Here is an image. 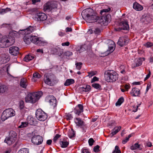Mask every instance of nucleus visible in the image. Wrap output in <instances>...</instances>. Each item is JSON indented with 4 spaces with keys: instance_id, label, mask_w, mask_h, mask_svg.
Listing matches in <instances>:
<instances>
[{
    "instance_id": "obj_1",
    "label": "nucleus",
    "mask_w": 153,
    "mask_h": 153,
    "mask_svg": "<svg viewBox=\"0 0 153 153\" xmlns=\"http://www.w3.org/2000/svg\"><path fill=\"white\" fill-rule=\"evenodd\" d=\"M111 10V8L103 9L101 11L100 14L103 16L100 19L98 16L95 14L93 15V10L92 9H86L83 10L81 15L83 19L87 22L92 23L97 22L102 26H107L111 21L110 14L108 13Z\"/></svg>"
},
{
    "instance_id": "obj_2",
    "label": "nucleus",
    "mask_w": 153,
    "mask_h": 153,
    "mask_svg": "<svg viewBox=\"0 0 153 153\" xmlns=\"http://www.w3.org/2000/svg\"><path fill=\"white\" fill-rule=\"evenodd\" d=\"M19 33L17 32L10 31L8 36H4L0 41V47L1 48H7L13 45L15 42V37L19 36Z\"/></svg>"
},
{
    "instance_id": "obj_3",
    "label": "nucleus",
    "mask_w": 153,
    "mask_h": 153,
    "mask_svg": "<svg viewBox=\"0 0 153 153\" xmlns=\"http://www.w3.org/2000/svg\"><path fill=\"white\" fill-rule=\"evenodd\" d=\"M106 80L109 82H113L117 80L119 77L118 74L113 70H109L105 73Z\"/></svg>"
},
{
    "instance_id": "obj_4",
    "label": "nucleus",
    "mask_w": 153,
    "mask_h": 153,
    "mask_svg": "<svg viewBox=\"0 0 153 153\" xmlns=\"http://www.w3.org/2000/svg\"><path fill=\"white\" fill-rule=\"evenodd\" d=\"M33 31V27L30 26L26 29L22 30H20L19 32V33L22 35H25L24 38V41L25 43L27 44L30 43L31 42L30 36L28 37L27 36V35L31 33Z\"/></svg>"
},
{
    "instance_id": "obj_5",
    "label": "nucleus",
    "mask_w": 153,
    "mask_h": 153,
    "mask_svg": "<svg viewBox=\"0 0 153 153\" xmlns=\"http://www.w3.org/2000/svg\"><path fill=\"white\" fill-rule=\"evenodd\" d=\"M14 115L15 111L12 108H7L3 112L1 118L2 120L4 121L9 117L14 116Z\"/></svg>"
},
{
    "instance_id": "obj_6",
    "label": "nucleus",
    "mask_w": 153,
    "mask_h": 153,
    "mask_svg": "<svg viewBox=\"0 0 153 153\" xmlns=\"http://www.w3.org/2000/svg\"><path fill=\"white\" fill-rule=\"evenodd\" d=\"M55 77L53 74H45V75L44 82L46 84L51 86L55 84Z\"/></svg>"
},
{
    "instance_id": "obj_7",
    "label": "nucleus",
    "mask_w": 153,
    "mask_h": 153,
    "mask_svg": "<svg viewBox=\"0 0 153 153\" xmlns=\"http://www.w3.org/2000/svg\"><path fill=\"white\" fill-rule=\"evenodd\" d=\"M38 99L39 95L35 93L29 94L25 98V101L26 102L32 103H35Z\"/></svg>"
},
{
    "instance_id": "obj_8",
    "label": "nucleus",
    "mask_w": 153,
    "mask_h": 153,
    "mask_svg": "<svg viewBox=\"0 0 153 153\" xmlns=\"http://www.w3.org/2000/svg\"><path fill=\"white\" fill-rule=\"evenodd\" d=\"M36 116L37 119L40 121H44L47 118L48 116L41 109H38L36 112Z\"/></svg>"
},
{
    "instance_id": "obj_9",
    "label": "nucleus",
    "mask_w": 153,
    "mask_h": 153,
    "mask_svg": "<svg viewBox=\"0 0 153 153\" xmlns=\"http://www.w3.org/2000/svg\"><path fill=\"white\" fill-rule=\"evenodd\" d=\"M119 25L122 26L121 27H118L115 29L116 31H120L122 30H128L129 27L128 22L127 21H121L119 23Z\"/></svg>"
},
{
    "instance_id": "obj_10",
    "label": "nucleus",
    "mask_w": 153,
    "mask_h": 153,
    "mask_svg": "<svg viewBox=\"0 0 153 153\" xmlns=\"http://www.w3.org/2000/svg\"><path fill=\"white\" fill-rule=\"evenodd\" d=\"M43 141L42 137L39 135H34L32 137L31 139L32 143L36 145L41 144Z\"/></svg>"
},
{
    "instance_id": "obj_11",
    "label": "nucleus",
    "mask_w": 153,
    "mask_h": 153,
    "mask_svg": "<svg viewBox=\"0 0 153 153\" xmlns=\"http://www.w3.org/2000/svg\"><path fill=\"white\" fill-rule=\"evenodd\" d=\"M45 100L46 102H49L51 105H53L54 107L56 105V100L53 96H48L46 97Z\"/></svg>"
},
{
    "instance_id": "obj_12",
    "label": "nucleus",
    "mask_w": 153,
    "mask_h": 153,
    "mask_svg": "<svg viewBox=\"0 0 153 153\" xmlns=\"http://www.w3.org/2000/svg\"><path fill=\"white\" fill-rule=\"evenodd\" d=\"M74 120L76 125L83 130L86 125L82 119L79 117H76L75 118Z\"/></svg>"
},
{
    "instance_id": "obj_13",
    "label": "nucleus",
    "mask_w": 153,
    "mask_h": 153,
    "mask_svg": "<svg viewBox=\"0 0 153 153\" xmlns=\"http://www.w3.org/2000/svg\"><path fill=\"white\" fill-rule=\"evenodd\" d=\"M91 89V87L90 85H87L80 86L79 88V91L80 93L82 94L84 92H89Z\"/></svg>"
},
{
    "instance_id": "obj_14",
    "label": "nucleus",
    "mask_w": 153,
    "mask_h": 153,
    "mask_svg": "<svg viewBox=\"0 0 153 153\" xmlns=\"http://www.w3.org/2000/svg\"><path fill=\"white\" fill-rule=\"evenodd\" d=\"M55 8H56V7L53 3L48 2L45 4L44 5V10L45 11L49 12Z\"/></svg>"
},
{
    "instance_id": "obj_15",
    "label": "nucleus",
    "mask_w": 153,
    "mask_h": 153,
    "mask_svg": "<svg viewBox=\"0 0 153 153\" xmlns=\"http://www.w3.org/2000/svg\"><path fill=\"white\" fill-rule=\"evenodd\" d=\"M30 36L31 42L39 46L41 45L43 43V42L41 40H39L38 37L34 36Z\"/></svg>"
},
{
    "instance_id": "obj_16",
    "label": "nucleus",
    "mask_w": 153,
    "mask_h": 153,
    "mask_svg": "<svg viewBox=\"0 0 153 153\" xmlns=\"http://www.w3.org/2000/svg\"><path fill=\"white\" fill-rule=\"evenodd\" d=\"M19 49L18 47L16 46H12L9 49L10 53L12 55L16 56L19 53Z\"/></svg>"
},
{
    "instance_id": "obj_17",
    "label": "nucleus",
    "mask_w": 153,
    "mask_h": 153,
    "mask_svg": "<svg viewBox=\"0 0 153 153\" xmlns=\"http://www.w3.org/2000/svg\"><path fill=\"white\" fill-rule=\"evenodd\" d=\"M75 114L79 115L83 111V106L82 104L78 105L75 108L74 110Z\"/></svg>"
},
{
    "instance_id": "obj_18",
    "label": "nucleus",
    "mask_w": 153,
    "mask_h": 153,
    "mask_svg": "<svg viewBox=\"0 0 153 153\" xmlns=\"http://www.w3.org/2000/svg\"><path fill=\"white\" fill-rule=\"evenodd\" d=\"M37 20L39 21H43L47 19V16L43 13H39L36 14Z\"/></svg>"
},
{
    "instance_id": "obj_19",
    "label": "nucleus",
    "mask_w": 153,
    "mask_h": 153,
    "mask_svg": "<svg viewBox=\"0 0 153 153\" xmlns=\"http://www.w3.org/2000/svg\"><path fill=\"white\" fill-rule=\"evenodd\" d=\"M128 41L125 37L122 36L120 37L117 42V44L121 47L126 45L128 42Z\"/></svg>"
},
{
    "instance_id": "obj_20",
    "label": "nucleus",
    "mask_w": 153,
    "mask_h": 153,
    "mask_svg": "<svg viewBox=\"0 0 153 153\" xmlns=\"http://www.w3.org/2000/svg\"><path fill=\"white\" fill-rule=\"evenodd\" d=\"M130 94L132 96L138 97L140 94V90L137 88H134L131 91Z\"/></svg>"
},
{
    "instance_id": "obj_21",
    "label": "nucleus",
    "mask_w": 153,
    "mask_h": 153,
    "mask_svg": "<svg viewBox=\"0 0 153 153\" xmlns=\"http://www.w3.org/2000/svg\"><path fill=\"white\" fill-rule=\"evenodd\" d=\"M28 85L27 79L25 78L21 79L20 83V86L24 88H26Z\"/></svg>"
},
{
    "instance_id": "obj_22",
    "label": "nucleus",
    "mask_w": 153,
    "mask_h": 153,
    "mask_svg": "<svg viewBox=\"0 0 153 153\" xmlns=\"http://www.w3.org/2000/svg\"><path fill=\"white\" fill-rule=\"evenodd\" d=\"M131 150H134L138 149L139 150H142L143 148L142 145L139 144L138 143H135L133 145L131 146L130 147Z\"/></svg>"
},
{
    "instance_id": "obj_23",
    "label": "nucleus",
    "mask_w": 153,
    "mask_h": 153,
    "mask_svg": "<svg viewBox=\"0 0 153 153\" xmlns=\"http://www.w3.org/2000/svg\"><path fill=\"white\" fill-rule=\"evenodd\" d=\"M133 7L134 9L137 11L142 10L143 8L142 6L137 2H135L133 4Z\"/></svg>"
},
{
    "instance_id": "obj_24",
    "label": "nucleus",
    "mask_w": 153,
    "mask_h": 153,
    "mask_svg": "<svg viewBox=\"0 0 153 153\" xmlns=\"http://www.w3.org/2000/svg\"><path fill=\"white\" fill-rule=\"evenodd\" d=\"M115 43L113 41H112L108 45V51L111 53L113 52L115 48Z\"/></svg>"
},
{
    "instance_id": "obj_25",
    "label": "nucleus",
    "mask_w": 153,
    "mask_h": 153,
    "mask_svg": "<svg viewBox=\"0 0 153 153\" xmlns=\"http://www.w3.org/2000/svg\"><path fill=\"white\" fill-rule=\"evenodd\" d=\"M9 60L8 56H4L0 57V64H2L7 62Z\"/></svg>"
},
{
    "instance_id": "obj_26",
    "label": "nucleus",
    "mask_w": 153,
    "mask_h": 153,
    "mask_svg": "<svg viewBox=\"0 0 153 153\" xmlns=\"http://www.w3.org/2000/svg\"><path fill=\"white\" fill-rule=\"evenodd\" d=\"M35 56L33 55L28 54L24 58V61L25 62H28L32 60L34 58Z\"/></svg>"
},
{
    "instance_id": "obj_27",
    "label": "nucleus",
    "mask_w": 153,
    "mask_h": 153,
    "mask_svg": "<svg viewBox=\"0 0 153 153\" xmlns=\"http://www.w3.org/2000/svg\"><path fill=\"white\" fill-rule=\"evenodd\" d=\"M75 82L74 79H67L64 83V85L65 86H69L74 84Z\"/></svg>"
},
{
    "instance_id": "obj_28",
    "label": "nucleus",
    "mask_w": 153,
    "mask_h": 153,
    "mask_svg": "<svg viewBox=\"0 0 153 153\" xmlns=\"http://www.w3.org/2000/svg\"><path fill=\"white\" fill-rule=\"evenodd\" d=\"M121 128V127L120 126L115 127L114 129L112 130L111 133V134L112 135V136L117 133L120 131Z\"/></svg>"
},
{
    "instance_id": "obj_29",
    "label": "nucleus",
    "mask_w": 153,
    "mask_h": 153,
    "mask_svg": "<svg viewBox=\"0 0 153 153\" xmlns=\"http://www.w3.org/2000/svg\"><path fill=\"white\" fill-rule=\"evenodd\" d=\"M15 140L13 139H12L9 137L7 138H6L5 139L4 142L9 145H10L12 144V143H13L15 142Z\"/></svg>"
},
{
    "instance_id": "obj_30",
    "label": "nucleus",
    "mask_w": 153,
    "mask_h": 153,
    "mask_svg": "<svg viewBox=\"0 0 153 153\" xmlns=\"http://www.w3.org/2000/svg\"><path fill=\"white\" fill-rule=\"evenodd\" d=\"M17 134L16 131H11L9 133V137L16 140V138Z\"/></svg>"
},
{
    "instance_id": "obj_31",
    "label": "nucleus",
    "mask_w": 153,
    "mask_h": 153,
    "mask_svg": "<svg viewBox=\"0 0 153 153\" xmlns=\"http://www.w3.org/2000/svg\"><path fill=\"white\" fill-rule=\"evenodd\" d=\"M68 136L70 138H72V137H75V132L73 128H72L71 130L68 132Z\"/></svg>"
},
{
    "instance_id": "obj_32",
    "label": "nucleus",
    "mask_w": 153,
    "mask_h": 153,
    "mask_svg": "<svg viewBox=\"0 0 153 153\" xmlns=\"http://www.w3.org/2000/svg\"><path fill=\"white\" fill-rule=\"evenodd\" d=\"M124 99L123 97H121L118 100L117 102L116 103L115 105L116 106H120L124 102Z\"/></svg>"
},
{
    "instance_id": "obj_33",
    "label": "nucleus",
    "mask_w": 153,
    "mask_h": 153,
    "mask_svg": "<svg viewBox=\"0 0 153 153\" xmlns=\"http://www.w3.org/2000/svg\"><path fill=\"white\" fill-rule=\"evenodd\" d=\"M27 122L28 124H30L31 125H33L35 124V121L33 117H28Z\"/></svg>"
},
{
    "instance_id": "obj_34",
    "label": "nucleus",
    "mask_w": 153,
    "mask_h": 153,
    "mask_svg": "<svg viewBox=\"0 0 153 153\" xmlns=\"http://www.w3.org/2000/svg\"><path fill=\"white\" fill-rule=\"evenodd\" d=\"M101 32L100 30L98 28H96L92 30V33H94L95 34H100Z\"/></svg>"
},
{
    "instance_id": "obj_35",
    "label": "nucleus",
    "mask_w": 153,
    "mask_h": 153,
    "mask_svg": "<svg viewBox=\"0 0 153 153\" xmlns=\"http://www.w3.org/2000/svg\"><path fill=\"white\" fill-rule=\"evenodd\" d=\"M142 61L140 59L139 60H137L136 63L133 64V67L136 68L142 65Z\"/></svg>"
},
{
    "instance_id": "obj_36",
    "label": "nucleus",
    "mask_w": 153,
    "mask_h": 153,
    "mask_svg": "<svg viewBox=\"0 0 153 153\" xmlns=\"http://www.w3.org/2000/svg\"><path fill=\"white\" fill-rule=\"evenodd\" d=\"M82 63L81 62H77L75 63L76 67L77 70H80L82 65Z\"/></svg>"
},
{
    "instance_id": "obj_37",
    "label": "nucleus",
    "mask_w": 153,
    "mask_h": 153,
    "mask_svg": "<svg viewBox=\"0 0 153 153\" xmlns=\"http://www.w3.org/2000/svg\"><path fill=\"white\" fill-rule=\"evenodd\" d=\"M60 144L62 148H65L67 147L69 144V143L67 141H61Z\"/></svg>"
},
{
    "instance_id": "obj_38",
    "label": "nucleus",
    "mask_w": 153,
    "mask_h": 153,
    "mask_svg": "<svg viewBox=\"0 0 153 153\" xmlns=\"http://www.w3.org/2000/svg\"><path fill=\"white\" fill-rule=\"evenodd\" d=\"M11 10L10 8H7L6 9H0V13H6Z\"/></svg>"
},
{
    "instance_id": "obj_39",
    "label": "nucleus",
    "mask_w": 153,
    "mask_h": 153,
    "mask_svg": "<svg viewBox=\"0 0 153 153\" xmlns=\"http://www.w3.org/2000/svg\"><path fill=\"white\" fill-rule=\"evenodd\" d=\"M28 125L27 122H22L21 123V125L19 126L18 128H21L27 126Z\"/></svg>"
},
{
    "instance_id": "obj_40",
    "label": "nucleus",
    "mask_w": 153,
    "mask_h": 153,
    "mask_svg": "<svg viewBox=\"0 0 153 153\" xmlns=\"http://www.w3.org/2000/svg\"><path fill=\"white\" fill-rule=\"evenodd\" d=\"M7 88V87L5 85H2L0 86V93H3L4 92Z\"/></svg>"
},
{
    "instance_id": "obj_41",
    "label": "nucleus",
    "mask_w": 153,
    "mask_h": 153,
    "mask_svg": "<svg viewBox=\"0 0 153 153\" xmlns=\"http://www.w3.org/2000/svg\"><path fill=\"white\" fill-rule=\"evenodd\" d=\"M86 50V47L85 45H83L81 46L79 49L78 50V51L79 53H81V52H83L85 51Z\"/></svg>"
},
{
    "instance_id": "obj_42",
    "label": "nucleus",
    "mask_w": 153,
    "mask_h": 153,
    "mask_svg": "<svg viewBox=\"0 0 153 153\" xmlns=\"http://www.w3.org/2000/svg\"><path fill=\"white\" fill-rule=\"evenodd\" d=\"M92 86L94 88L96 89H100L101 86L98 83H94L92 85Z\"/></svg>"
},
{
    "instance_id": "obj_43",
    "label": "nucleus",
    "mask_w": 153,
    "mask_h": 153,
    "mask_svg": "<svg viewBox=\"0 0 153 153\" xmlns=\"http://www.w3.org/2000/svg\"><path fill=\"white\" fill-rule=\"evenodd\" d=\"M112 153H121V151L119 149L118 146H115L114 150L113 151Z\"/></svg>"
},
{
    "instance_id": "obj_44",
    "label": "nucleus",
    "mask_w": 153,
    "mask_h": 153,
    "mask_svg": "<svg viewBox=\"0 0 153 153\" xmlns=\"http://www.w3.org/2000/svg\"><path fill=\"white\" fill-rule=\"evenodd\" d=\"M41 75L37 72L34 73L33 74V77L34 78L39 79L41 77Z\"/></svg>"
},
{
    "instance_id": "obj_45",
    "label": "nucleus",
    "mask_w": 153,
    "mask_h": 153,
    "mask_svg": "<svg viewBox=\"0 0 153 153\" xmlns=\"http://www.w3.org/2000/svg\"><path fill=\"white\" fill-rule=\"evenodd\" d=\"M144 46L147 48L153 46V43L150 42H147L144 44Z\"/></svg>"
},
{
    "instance_id": "obj_46",
    "label": "nucleus",
    "mask_w": 153,
    "mask_h": 153,
    "mask_svg": "<svg viewBox=\"0 0 153 153\" xmlns=\"http://www.w3.org/2000/svg\"><path fill=\"white\" fill-rule=\"evenodd\" d=\"M28 150H27V149L24 148L21 149L20 150H19L18 153H28Z\"/></svg>"
},
{
    "instance_id": "obj_47",
    "label": "nucleus",
    "mask_w": 153,
    "mask_h": 153,
    "mask_svg": "<svg viewBox=\"0 0 153 153\" xmlns=\"http://www.w3.org/2000/svg\"><path fill=\"white\" fill-rule=\"evenodd\" d=\"M72 54L73 53L72 52L68 51L65 52L63 53V55L64 56H65L69 57L72 55Z\"/></svg>"
},
{
    "instance_id": "obj_48",
    "label": "nucleus",
    "mask_w": 153,
    "mask_h": 153,
    "mask_svg": "<svg viewBox=\"0 0 153 153\" xmlns=\"http://www.w3.org/2000/svg\"><path fill=\"white\" fill-rule=\"evenodd\" d=\"M61 135L59 134H56L55 136L54 137L53 139V141L54 143H56L57 140L60 137Z\"/></svg>"
},
{
    "instance_id": "obj_49",
    "label": "nucleus",
    "mask_w": 153,
    "mask_h": 153,
    "mask_svg": "<svg viewBox=\"0 0 153 153\" xmlns=\"http://www.w3.org/2000/svg\"><path fill=\"white\" fill-rule=\"evenodd\" d=\"M100 147V146L98 145L95 146L94 148V152L96 153L100 151L99 150Z\"/></svg>"
},
{
    "instance_id": "obj_50",
    "label": "nucleus",
    "mask_w": 153,
    "mask_h": 153,
    "mask_svg": "<svg viewBox=\"0 0 153 153\" xmlns=\"http://www.w3.org/2000/svg\"><path fill=\"white\" fill-rule=\"evenodd\" d=\"M138 106L134 105L132 106V110L133 112H136L137 111Z\"/></svg>"
},
{
    "instance_id": "obj_51",
    "label": "nucleus",
    "mask_w": 153,
    "mask_h": 153,
    "mask_svg": "<svg viewBox=\"0 0 153 153\" xmlns=\"http://www.w3.org/2000/svg\"><path fill=\"white\" fill-rule=\"evenodd\" d=\"M24 102L23 100H21L19 102V107L20 109H22L24 107Z\"/></svg>"
},
{
    "instance_id": "obj_52",
    "label": "nucleus",
    "mask_w": 153,
    "mask_h": 153,
    "mask_svg": "<svg viewBox=\"0 0 153 153\" xmlns=\"http://www.w3.org/2000/svg\"><path fill=\"white\" fill-rule=\"evenodd\" d=\"M97 73V72L96 71H91L90 72H88V76H89L90 77H91L92 76L96 75Z\"/></svg>"
},
{
    "instance_id": "obj_53",
    "label": "nucleus",
    "mask_w": 153,
    "mask_h": 153,
    "mask_svg": "<svg viewBox=\"0 0 153 153\" xmlns=\"http://www.w3.org/2000/svg\"><path fill=\"white\" fill-rule=\"evenodd\" d=\"M88 142L89 146H92L93 145L94 143V141L92 138H90L88 140Z\"/></svg>"
},
{
    "instance_id": "obj_54",
    "label": "nucleus",
    "mask_w": 153,
    "mask_h": 153,
    "mask_svg": "<svg viewBox=\"0 0 153 153\" xmlns=\"http://www.w3.org/2000/svg\"><path fill=\"white\" fill-rule=\"evenodd\" d=\"M149 73L148 74L146 75V77L144 78V81H146L148 79L150 76V75L151 74V72L150 69L148 70Z\"/></svg>"
},
{
    "instance_id": "obj_55",
    "label": "nucleus",
    "mask_w": 153,
    "mask_h": 153,
    "mask_svg": "<svg viewBox=\"0 0 153 153\" xmlns=\"http://www.w3.org/2000/svg\"><path fill=\"white\" fill-rule=\"evenodd\" d=\"M82 153H90L89 150L88 149H82L81 151Z\"/></svg>"
},
{
    "instance_id": "obj_56",
    "label": "nucleus",
    "mask_w": 153,
    "mask_h": 153,
    "mask_svg": "<svg viewBox=\"0 0 153 153\" xmlns=\"http://www.w3.org/2000/svg\"><path fill=\"white\" fill-rule=\"evenodd\" d=\"M2 26L3 27H7L10 29H11V25L10 24H3Z\"/></svg>"
},
{
    "instance_id": "obj_57",
    "label": "nucleus",
    "mask_w": 153,
    "mask_h": 153,
    "mask_svg": "<svg viewBox=\"0 0 153 153\" xmlns=\"http://www.w3.org/2000/svg\"><path fill=\"white\" fill-rule=\"evenodd\" d=\"M10 65H5V66L3 67L4 68H5L6 69V72L7 73V74H8V75H10L8 72L9 69L10 68Z\"/></svg>"
},
{
    "instance_id": "obj_58",
    "label": "nucleus",
    "mask_w": 153,
    "mask_h": 153,
    "mask_svg": "<svg viewBox=\"0 0 153 153\" xmlns=\"http://www.w3.org/2000/svg\"><path fill=\"white\" fill-rule=\"evenodd\" d=\"M99 80V78L97 77L96 76H94L93 78L92 79L91 81V83H93V82L97 81Z\"/></svg>"
},
{
    "instance_id": "obj_59",
    "label": "nucleus",
    "mask_w": 153,
    "mask_h": 153,
    "mask_svg": "<svg viewBox=\"0 0 153 153\" xmlns=\"http://www.w3.org/2000/svg\"><path fill=\"white\" fill-rule=\"evenodd\" d=\"M130 87L129 84H126L124 86V88L126 91H128Z\"/></svg>"
},
{
    "instance_id": "obj_60",
    "label": "nucleus",
    "mask_w": 153,
    "mask_h": 153,
    "mask_svg": "<svg viewBox=\"0 0 153 153\" xmlns=\"http://www.w3.org/2000/svg\"><path fill=\"white\" fill-rule=\"evenodd\" d=\"M72 114H69L66 116V119L67 120H71L73 118Z\"/></svg>"
},
{
    "instance_id": "obj_61",
    "label": "nucleus",
    "mask_w": 153,
    "mask_h": 153,
    "mask_svg": "<svg viewBox=\"0 0 153 153\" xmlns=\"http://www.w3.org/2000/svg\"><path fill=\"white\" fill-rule=\"evenodd\" d=\"M70 45V42H65L62 43V46H68Z\"/></svg>"
},
{
    "instance_id": "obj_62",
    "label": "nucleus",
    "mask_w": 153,
    "mask_h": 153,
    "mask_svg": "<svg viewBox=\"0 0 153 153\" xmlns=\"http://www.w3.org/2000/svg\"><path fill=\"white\" fill-rule=\"evenodd\" d=\"M40 0H32V4H35L37 2H40Z\"/></svg>"
},
{
    "instance_id": "obj_63",
    "label": "nucleus",
    "mask_w": 153,
    "mask_h": 153,
    "mask_svg": "<svg viewBox=\"0 0 153 153\" xmlns=\"http://www.w3.org/2000/svg\"><path fill=\"white\" fill-rule=\"evenodd\" d=\"M58 34L60 36L62 37L65 35V34L64 32L62 31H60L59 32Z\"/></svg>"
},
{
    "instance_id": "obj_64",
    "label": "nucleus",
    "mask_w": 153,
    "mask_h": 153,
    "mask_svg": "<svg viewBox=\"0 0 153 153\" xmlns=\"http://www.w3.org/2000/svg\"><path fill=\"white\" fill-rule=\"evenodd\" d=\"M146 145L149 147H151L152 146V143L149 142H148L146 143Z\"/></svg>"
}]
</instances>
